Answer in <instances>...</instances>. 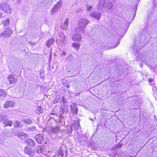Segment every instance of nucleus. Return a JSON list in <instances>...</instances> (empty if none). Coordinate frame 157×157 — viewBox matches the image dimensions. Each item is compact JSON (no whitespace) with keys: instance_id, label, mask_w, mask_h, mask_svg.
<instances>
[{"instance_id":"42","label":"nucleus","mask_w":157,"mask_h":157,"mask_svg":"<svg viewBox=\"0 0 157 157\" xmlns=\"http://www.w3.org/2000/svg\"><path fill=\"white\" fill-rule=\"evenodd\" d=\"M117 42V43L118 44H116L114 46V47H113V48H115L118 45L119 43H118V41H117V40L116 41V42H115V43H116Z\"/></svg>"},{"instance_id":"26","label":"nucleus","mask_w":157,"mask_h":157,"mask_svg":"<svg viewBox=\"0 0 157 157\" xmlns=\"http://www.w3.org/2000/svg\"><path fill=\"white\" fill-rule=\"evenodd\" d=\"M122 144L119 143L117 144L116 145L113 147L112 148V149L113 150H116L118 148H120L122 146Z\"/></svg>"},{"instance_id":"46","label":"nucleus","mask_w":157,"mask_h":157,"mask_svg":"<svg viewBox=\"0 0 157 157\" xmlns=\"http://www.w3.org/2000/svg\"><path fill=\"white\" fill-rule=\"evenodd\" d=\"M38 157H42L41 156H39Z\"/></svg>"},{"instance_id":"3","label":"nucleus","mask_w":157,"mask_h":157,"mask_svg":"<svg viewBox=\"0 0 157 157\" xmlns=\"http://www.w3.org/2000/svg\"><path fill=\"white\" fill-rule=\"evenodd\" d=\"M13 31L9 28H6L4 31L0 34V37L5 38L10 36L12 34Z\"/></svg>"},{"instance_id":"6","label":"nucleus","mask_w":157,"mask_h":157,"mask_svg":"<svg viewBox=\"0 0 157 157\" xmlns=\"http://www.w3.org/2000/svg\"><path fill=\"white\" fill-rule=\"evenodd\" d=\"M7 79L9 81L10 84L11 85L16 83L18 80L17 78L16 77V75L12 74L9 75Z\"/></svg>"},{"instance_id":"39","label":"nucleus","mask_w":157,"mask_h":157,"mask_svg":"<svg viewBox=\"0 0 157 157\" xmlns=\"http://www.w3.org/2000/svg\"><path fill=\"white\" fill-rule=\"evenodd\" d=\"M21 2V0H15V2L17 4H19Z\"/></svg>"},{"instance_id":"37","label":"nucleus","mask_w":157,"mask_h":157,"mask_svg":"<svg viewBox=\"0 0 157 157\" xmlns=\"http://www.w3.org/2000/svg\"><path fill=\"white\" fill-rule=\"evenodd\" d=\"M66 54V52H65L63 50L62 51V53L61 54V56H63H63H65Z\"/></svg>"},{"instance_id":"1","label":"nucleus","mask_w":157,"mask_h":157,"mask_svg":"<svg viewBox=\"0 0 157 157\" xmlns=\"http://www.w3.org/2000/svg\"><path fill=\"white\" fill-rule=\"evenodd\" d=\"M112 3L108 0H100L97 9L99 11H101L104 8L109 10L113 7Z\"/></svg>"},{"instance_id":"34","label":"nucleus","mask_w":157,"mask_h":157,"mask_svg":"<svg viewBox=\"0 0 157 157\" xmlns=\"http://www.w3.org/2000/svg\"><path fill=\"white\" fill-rule=\"evenodd\" d=\"M86 7L87 10H88V11H90L92 9V8L91 6H89L88 4L87 5Z\"/></svg>"},{"instance_id":"13","label":"nucleus","mask_w":157,"mask_h":157,"mask_svg":"<svg viewBox=\"0 0 157 157\" xmlns=\"http://www.w3.org/2000/svg\"><path fill=\"white\" fill-rule=\"evenodd\" d=\"M35 140L38 143L40 144L43 140V135L40 134L36 135L35 136Z\"/></svg>"},{"instance_id":"25","label":"nucleus","mask_w":157,"mask_h":157,"mask_svg":"<svg viewBox=\"0 0 157 157\" xmlns=\"http://www.w3.org/2000/svg\"><path fill=\"white\" fill-rule=\"evenodd\" d=\"M36 130V126L35 127H28L26 129V131L32 132L33 131H35Z\"/></svg>"},{"instance_id":"31","label":"nucleus","mask_w":157,"mask_h":157,"mask_svg":"<svg viewBox=\"0 0 157 157\" xmlns=\"http://www.w3.org/2000/svg\"><path fill=\"white\" fill-rule=\"evenodd\" d=\"M0 136H1L2 140L4 139L6 137V134L5 133H2L0 134Z\"/></svg>"},{"instance_id":"18","label":"nucleus","mask_w":157,"mask_h":157,"mask_svg":"<svg viewBox=\"0 0 157 157\" xmlns=\"http://www.w3.org/2000/svg\"><path fill=\"white\" fill-rule=\"evenodd\" d=\"M54 41V40L53 38L49 39L48 40L46 41L47 46L49 48L52 45Z\"/></svg>"},{"instance_id":"27","label":"nucleus","mask_w":157,"mask_h":157,"mask_svg":"<svg viewBox=\"0 0 157 157\" xmlns=\"http://www.w3.org/2000/svg\"><path fill=\"white\" fill-rule=\"evenodd\" d=\"M10 21V19L7 18L3 21V24L4 25V26H7L9 25Z\"/></svg>"},{"instance_id":"21","label":"nucleus","mask_w":157,"mask_h":157,"mask_svg":"<svg viewBox=\"0 0 157 157\" xmlns=\"http://www.w3.org/2000/svg\"><path fill=\"white\" fill-rule=\"evenodd\" d=\"M22 120L25 123L28 124H30L33 122L32 120L31 119L27 118H24Z\"/></svg>"},{"instance_id":"22","label":"nucleus","mask_w":157,"mask_h":157,"mask_svg":"<svg viewBox=\"0 0 157 157\" xmlns=\"http://www.w3.org/2000/svg\"><path fill=\"white\" fill-rule=\"evenodd\" d=\"M27 144H28L29 146L31 147H34L35 146V143L34 141L32 139H28L27 140Z\"/></svg>"},{"instance_id":"5","label":"nucleus","mask_w":157,"mask_h":157,"mask_svg":"<svg viewBox=\"0 0 157 157\" xmlns=\"http://www.w3.org/2000/svg\"><path fill=\"white\" fill-rule=\"evenodd\" d=\"M141 43H139L138 40H136L134 44L131 47V49H133L132 52H136L141 48Z\"/></svg>"},{"instance_id":"20","label":"nucleus","mask_w":157,"mask_h":157,"mask_svg":"<svg viewBox=\"0 0 157 157\" xmlns=\"http://www.w3.org/2000/svg\"><path fill=\"white\" fill-rule=\"evenodd\" d=\"M60 42L63 44H64L66 43V36L64 35H62L60 36Z\"/></svg>"},{"instance_id":"36","label":"nucleus","mask_w":157,"mask_h":157,"mask_svg":"<svg viewBox=\"0 0 157 157\" xmlns=\"http://www.w3.org/2000/svg\"><path fill=\"white\" fill-rule=\"evenodd\" d=\"M59 97H57V96L55 100V103H57L59 102Z\"/></svg>"},{"instance_id":"2","label":"nucleus","mask_w":157,"mask_h":157,"mask_svg":"<svg viewBox=\"0 0 157 157\" xmlns=\"http://www.w3.org/2000/svg\"><path fill=\"white\" fill-rule=\"evenodd\" d=\"M89 22V21L84 18L79 20L78 22V26L75 29V32H84L85 28Z\"/></svg>"},{"instance_id":"35","label":"nucleus","mask_w":157,"mask_h":157,"mask_svg":"<svg viewBox=\"0 0 157 157\" xmlns=\"http://www.w3.org/2000/svg\"><path fill=\"white\" fill-rule=\"evenodd\" d=\"M15 124L17 125L16 127H19L20 126V122L19 121H14Z\"/></svg>"},{"instance_id":"38","label":"nucleus","mask_w":157,"mask_h":157,"mask_svg":"<svg viewBox=\"0 0 157 157\" xmlns=\"http://www.w3.org/2000/svg\"><path fill=\"white\" fill-rule=\"evenodd\" d=\"M3 116L2 115L0 114V121H2L3 120Z\"/></svg>"},{"instance_id":"33","label":"nucleus","mask_w":157,"mask_h":157,"mask_svg":"<svg viewBox=\"0 0 157 157\" xmlns=\"http://www.w3.org/2000/svg\"><path fill=\"white\" fill-rule=\"evenodd\" d=\"M39 149L37 150V153H42V150L41 148V147H38Z\"/></svg>"},{"instance_id":"24","label":"nucleus","mask_w":157,"mask_h":157,"mask_svg":"<svg viewBox=\"0 0 157 157\" xmlns=\"http://www.w3.org/2000/svg\"><path fill=\"white\" fill-rule=\"evenodd\" d=\"M62 1L60 0L54 6L60 10L62 5Z\"/></svg>"},{"instance_id":"9","label":"nucleus","mask_w":157,"mask_h":157,"mask_svg":"<svg viewBox=\"0 0 157 157\" xmlns=\"http://www.w3.org/2000/svg\"><path fill=\"white\" fill-rule=\"evenodd\" d=\"M75 34L73 35L72 37V39L74 41H77L79 42L81 41L82 38V35L78 32H75Z\"/></svg>"},{"instance_id":"14","label":"nucleus","mask_w":157,"mask_h":157,"mask_svg":"<svg viewBox=\"0 0 157 157\" xmlns=\"http://www.w3.org/2000/svg\"><path fill=\"white\" fill-rule=\"evenodd\" d=\"M92 17L96 18L97 19L99 20L100 16L101 13L98 12H94L90 14Z\"/></svg>"},{"instance_id":"10","label":"nucleus","mask_w":157,"mask_h":157,"mask_svg":"<svg viewBox=\"0 0 157 157\" xmlns=\"http://www.w3.org/2000/svg\"><path fill=\"white\" fill-rule=\"evenodd\" d=\"M15 103L12 101H7L5 102L3 107L4 109L9 107L13 108L14 106Z\"/></svg>"},{"instance_id":"8","label":"nucleus","mask_w":157,"mask_h":157,"mask_svg":"<svg viewBox=\"0 0 157 157\" xmlns=\"http://www.w3.org/2000/svg\"><path fill=\"white\" fill-rule=\"evenodd\" d=\"M60 130L59 126L50 127L47 130L48 132L51 134L56 133L59 132Z\"/></svg>"},{"instance_id":"17","label":"nucleus","mask_w":157,"mask_h":157,"mask_svg":"<svg viewBox=\"0 0 157 157\" xmlns=\"http://www.w3.org/2000/svg\"><path fill=\"white\" fill-rule=\"evenodd\" d=\"M63 151L61 149H59L57 151V152L54 156L53 157H56L58 156V157H63Z\"/></svg>"},{"instance_id":"45","label":"nucleus","mask_w":157,"mask_h":157,"mask_svg":"<svg viewBox=\"0 0 157 157\" xmlns=\"http://www.w3.org/2000/svg\"><path fill=\"white\" fill-rule=\"evenodd\" d=\"M2 16V13L0 12V19L1 18Z\"/></svg>"},{"instance_id":"40","label":"nucleus","mask_w":157,"mask_h":157,"mask_svg":"<svg viewBox=\"0 0 157 157\" xmlns=\"http://www.w3.org/2000/svg\"><path fill=\"white\" fill-rule=\"evenodd\" d=\"M63 85L68 88H69L70 87V85L67 83H64V84H63Z\"/></svg>"},{"instance_id":"23","label":"nucleus","mask_w":157,"mask_h":157,"mask_svg":"<svg viewBox=\"0 0 157 157\" xmlns=\"http://www.w3.org/2000/svg\"><path fill=\"white\" fill-rule=\"evenodd\" d=\"M80 45V44L77 42H74L72 44V46L73 47L76 49L77 50H78Z\"/></svg>"},{"instance_id":"11","label":"nucleus","mask_w":157,"mask_h":157,"mask_svg":"<svg viewBox=\"0 0 157 157\" xmlns=\"http://www.w3.org/2000/svg\"><path fill=\"white\" fill-rule=\"evenodd\" d=\"M70 107L71 112L74 114H77L78 109L75 103H73L71 105Z\"/></svg>"},{"instance_id":"44","label":"nucleus","mask_w":157,"mask_h":157,"mask_svg":"<svg viewBox=\"0 0 157 157\" xmlns=\"http://www.w3.org/2000/svg\"><path fill=\"white\" fill-rule=\"evenodd\" d=\"M153 79H150L149 80V81L150 82H152Z\"/></svg>"},{"instance_id":"7","label":"nucleus","mask_w":157,"mask_h":157,"mask_svg":"<svg viewBox=\"0 0 157 157\" xmlns=\"http://www.w3.org/2000/svg\"><path fill=\"white\" fill-rule=\"evenodd\" d=\"M24 151L25 154H27L30 157H33L35 155V152L29 147H26L24 149Z\"/></svg>"},{"instance_id":"16","label":"nucleus","mask_w":157,"mask_h":157,"mask_svg":"<svg viewBox=\"0 0 157 157\" xmlns=\"http://www.w3.org/2000/svg\"><path fill=\"white\" fill-rule=\"evenodd\" d=\"M68 19H67L65 20L64 23L62 24L61 28L63 30H66L67 29L68 25Z\"/></svg>"},{"instance_id":"19","label":"nucleus","mask_w":157,"mask_h":157,"mask_svg":"<svg viewBox=\"0 0 157 157\" xmlns=\"http://www.w3.org/2000/svg\"><path fill=\"white\" fill-rule=\"evenodd\" d=\"M59 10V9L54 6L50 11V14L52 15L55 14L57 13Z\"/></svg>"},{"instance_id":"41","label":"nucleus","mask_w":157,"mask_h":157,"mask_svg":"<svg viewBox=\"0 0 157 157\" xmlns=\"http://www.w3.org/2000/svg\"><path fill=\"white\" fill-rule=\"evenodd\" d=\"M29 44H30L31 45H34L35 44V43H33L31 41H29Z\"/></svg>"},{"instance_id":"12","label":"nucleus","mask_w":157,"mask_h":157,"mask_svg":"<svg viewBox=\"0 0 157 157\" xmlns=\"http://www.w3.org/2000/svg\"><path fill=\"white\" fill-rule=\"evenodd\" d=\"M16 135L22 139H24L28 137V135L26 134L21 132H17L16 133Z\"/></svg>"},{"instance_id":"28","label":"nucleus","mask_w":157,"mask_h":157,"mask_svg":"<svg viewBox=\"0 0 157 157\" xmlns=\"http://www.w3.org/2000/svg\"><path fill=\"white\" fill-rule=\"evenodd\" d=\"M142 56L141 53H138L136 55V60L137 61L139 60L140 59L142 60Z\"/></svg>"},{"instance_id":"30","label":"nucleus","mask_w":157,"mask_h":157,"mask_svg":"<svg viewBox=\"0 0 157 157\" xmlns=\"http://www.w3.org/2000/svg\"><path fill=\"white\" fill-rule=\"evenodd\" d=\"M79 126V124L78 122L76 123L72 126V127L75 128V130L78 129Z\"/></svg>"},{"instance_id":"4","label":"nucleus","mask_w":157,"mask_h":157,"mask_svg":"<svg viewBox=\"0 0 157 157\" xmlns=\"http://www.w3.org/2000/svg\"><path fill=\"white\" fill-rule=\"evenodd\" d=\"M0 9L10 14L12 12V9L9 5L6 3H2L0 4Z\"/></svg>"},{"instance_id":"43","label":"nucleus","mask_w":157,"mask_h":157,"mask_svg":"<svg viewBox=\"0 0 157 157\" xmlns=\"http://www.w3.org/2000/svg\"><path fill=\"white\" fill-rule=\"evenodd\" d=\"M66 99L64 97H63V98H62V101H63L64 102V103L66 101Z\"/></svg>"},{"instance_id":"29","label":"nucleus","mask_w":157,"mask_h":157,"mask_svg":"<svg viewBox=\"0 0 157 157\" xmlns=\"http://www.w3.org/2000/svg\"><path fill=\"white\" fill-rule=\"evenodd\" d=\"M6 96V94L5 92L2 90H0V97L2 98L5 97Z\"/></svg>"},{"instance_id":"15","label":"nucleus","mask_w":157,"mask_h":157,"mask_svg":"<svg viewBox=\"0 0 157 157\" xmlns=\"http://www.w3.org/2000/svg\"><path fill=\"white\" fill-rule=\"evenodd\" d=\"M3 123L5 125V127H6L7 126H9L11 127L12 126L13 124V122L12 121L8 119L4 120Z\"/></svg>"},{"instance_id":"32","label":"nucleus","mask_w":157,"mask_h":157,"mask_svg":"<svg viewBox=\"0 0 157 157\" xmlns=\"http://www.w3.org/2000/svg\"><path fill=\"white\" fill-rule=\"evenodd\" d=\"M37 111L39 112L40 113L42 112V108L40 106H39L37 108Z\"/></svg>"}]
</instances>
